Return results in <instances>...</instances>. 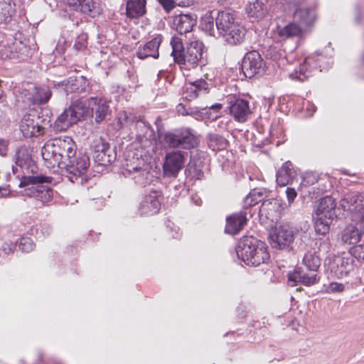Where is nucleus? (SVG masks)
Returning a JSON list of instances; mask_svg holds the SVG:
<instances>
[{"instance_id": "39", "label": "nucleus", "mask_w": 364, "mask_h": 364, "mask_svg": "<svg viewBox=\"0 0 364 364\" xmlns=\"http://www.w3.org/2000/svg\"><path fill=\"white\" fill-rule=\"evenodd\" d=\"M302 264L308 271H317L321 265V259L315 251H308L303 257Z\"/></svg>"}, {"instance_id": "4", "label": "nucleus", "mask_w": 364, "mask_h": 364, "mask_svg": "<svg viewBox=\"0 0 364 364\" xmlns=\"http://www.w3.org/2000/svg\"><path fill=\"white\" fill-rule=\"evenodd\" d=\"M50 182V178L42 175L23 176L21 179L19 187H27L23 190V195L34 198L43 204L50 202L53 198V191L45 186Z\"/></svg>"}, {"instance_id": "59", "label": "nucleus", "mask_w": 364, "mask_h": 364, "mask_svg": "<svg viewBox=\"0 0 364 364\" xmlns=\"http://www.w3.org/2000/svg\"><path fill=\"white\" fill-rule=\"evenodd\" d=\"M10 192L6 188H0V198H4L9 195Z\"/></svg>"}, {"instance_id": "17", "label": "nucleus", "mask_w": 364, "mask_h": 364, "mask_svg": "<svg viewBox=\"0 0 364 364\" xmlns=\"http://www.w3.org/2000/svg\"><path fill=\"white\" fill-rule=\"evenodd\" d=\"M87 82L83 76L70 77L60 82H53V87L62 88L66 95L73 92H85Z\"/></svg>"}, {"instance_id": "35", "label": "nucleus", "mask_w": 364, "mask_h": 364, "mask_svg": "<svg viewBox=\"0 0 364 364\" xmlns=\"http://www.w3.org/2000/svg\"><path fill=\"white\" fill-rule=\"evenodd\" d=\"M247 12L251 17L262 18L267 12V7L264 0H256L247 6Z\"/></svg>"}, {"instance_id": "53", "label": "nucleus", "mask_w": 364, "mask_h": 364, "mask_svg": "<svg viewBox=\"0 0 364 364\" xmlns=\"http://www.w3.org/2000/svg\"><path fill=\"white\" fill-rule=\"evenodd\" d=\"M188 168L190 171H193L194 176H196L197 178H200V177L203 176L202 171L200 168H198L196 165L193 166L192 161L189 163Z\"/></svg>"}, {"instance_id": "16", "label": "nucleus", "mask_w": 364, "mask_h": 364, "mask_svg": "<svg viewBox=\"0 0 364 364\" xmlns=\"http://www.w3.org/2000/svg\"><path fill=\"white\" fill-rule=\"evenodd\" d=\"M31 152L30 147L23 146L16 154V164L21 167L25 174L33 175L38 171V166L31 157Z\"/></svg>"}, {"instance_id": "28", "label": "nucleus", "mask_w": 364, "mask_h": 364, "mask_svg": "<svg viewBox=\"0 0 364 364\" xmlns=\"http://www.w3.org/2000/svg\"><path fill=\"white\" fill-rule=\"evenodd\" d=\"M297 173L290 161L285 162L277 173V182L281 186L291 183Z\"/></svg>"}, {"instance_id": "27", "label": "nucleus", "mask_w": 364, "mask_h": 364, "mask_svg": "<svg viewBox=\"0 0 364 364\" xmlns=\"http://www.w3.org/2000/svg\"><path fill=\"white\" fill-rule=\"evenodd\" d=\"M237 23H239L235 21L234 15L226 11L219 12L215 18V26L220 36L223 35V33H226L233 25Z\"/></svg>"}, {"instance_id": "38", "label": "nucleus", "mask_w": 364, "mask_h": 364, "mask_svg": "<svg viewBox=\"0 0 364 364\" xmlns=\"http://www.w3.org/2000/svg\"><path fill=\"white\" fill-rule=\"evenodd\" d=\"M15 11V4L11 0H0V23L10 21Z\"/></svg>"}, {"instance_id": "13", "label": "nucleus", "mask_w": 364, "mask_h": 364, "mask_svg": "<svg viewBox=\"0 0 364 364\" xmlns=\"http://www.w3.org/2000/svg\"><path fill=\"white\" fill-rule=\"evenodd\" d=\"M93 158L96 162L102 166H107L114 162L117 158L115 150L102 138L97 139L93 142Z\"/></svg>"}, {"instance_id": "56", "label": "nucleus", "mask_w": 364, "mask_h": 364, "mask_svg": "<svg viewBox=\"0 0 364 364\" xmlns=\"http://www.w3.org/2000/svg\"><path fill=\"white\" fill-rule=\"evenodd\" d=\"M223 107L222 104L220 103H215L210 107V109H213V111H215L216 112H218L219 110ZM218 117V113H216L215 118H217Z\"/></svg>"}, {"instance_id": "26", "label": "nucleus", "mask_w": 364, "mask_h": 364, "mask_svg": "<svg viewBox=\"0 0 364 364\" xmlns=\"http://www.w3.org/2000/svg\"><path fill=\"white\" fill-rule=\"evenodd\" d=\"M176 30L180 34H186L192 31L196 24V16L195 14H180L174 18Z\"/></svg>"}, {"instance_id": "50", "label": "nucleus", "mask_w": 364, "mask_h": 364, "mask_svg": "<svg viewBox=\"0 0 364 364\" xmlns=\"http://www.w3.org/2000/svg\"><path fill=\"white\" fill-rule=\"evenodd\" d=\"M318 181L317 176L311 173H306L303 176L301 185L303 186H309L314 185Z\"/></svg>"}, {"instance_id": "9", "label": "nucleus", "mask_w": 364, "mask_h": 364, "mask_svg": "<svg viewBox=\"0 0 364 364\" xmlns=\"http://www.w3.org/2000/svg\"><path fill=\"white\" fill-rule=\"evenodd\" d=\"M50 121L41 119L35 111L26 114L20 123V130L25 137H37L45 133Z\"/></svg>"}, {"instance_id": "46", "label": "nucleus", "mask_w": 364, "mask_h": 364, "mask_svg": "<svg viewBox=\"0 0 364 364\" xmlns=\"http://www.w3.org/2000/svg\"><path fill=\"white\" fill-rule=\"evenodd\" d=\"M136 119L135 116L127 112H120L118 115V122L121 127L127 126L130 122H134Z\"/></svg>"}, {"instance_id": "54", "label": "nucleus", "mask_w": 364, "mask_h": 364, "mask_svg": "<svg viewBox=\"0 0 364 364\" xmlns=\"http://www.w3.org/2000/svg\"><path fill=\"white\" fill-rule=\"evenodd\" d=\"M9 141L7 140L0 139V156H5L8 151Z\"/></svg>"}, {"instance_id": "44", "label": "nucleus", "mask_w": 364, "mask_h": 364, "mask_svg": "<svg viewBox=\"0 0 364 364\" xmlns=\"http://www.w3.org/2000/svg\"><path fill=\"white\" fill-rule=\"evenodd\" d=\"M268 55L276 62H279V65H284V62L287 61L286 53L284 50H277L275 47L268 50Z\"/></svg>"}, {"instance_id": "3", "label": "nucleus", "mask_w": 364, "mask_h": 364, "mask_svg": "<svg viewBox=\"0 0 364 364\" xmlns=\"http://www.w3.org/2000/svg\"><path fill=\"white\" fill-rule=\"evenodd\" d=\"M236 252L238 258L249 266L257 267L269 259V254L265 243L252 236L240 239Z\"/></svg>"}, {"instance_id": "41", "label": "nucleus", "mask_w": 364, "mask_h": 364, "mask_svg": "<svg viewBox=\"0 0 364 364\" xmlns=\"http://www.w3.org/2000/svg\"><path fill=\"white\" fill-rule=\"evenodd\" d=\"M170 44L172 47L171 55L174 61L180 65L185 54L182 41L178 38L173 37Z\"/></svg>"}, {"instance_id": "12", "label": "nucleus", "mask_w": 364, "mask_h": 364, "mask_svg": "<svg viewBox=\"0 0 364 364\" xmlns=\"http://www.w3.org/2000/svg\"><path fill=\"white\" fill-rule=\"evenodd\" d=\"M264 68V60L257 51L247 53L242 59L241 68L246 77L251 78L255 75L263 73Z\"/></svg>"}, {"instance_id": "31", "label": "nucleus", "mask_w": 364, "mask_h": 364, "mask_svg": "<svg viewBox=\"0 0 364 364\" xmlns=\"http://www.w3.org/2000/svg\"><path fill=\"white\" fill-rule=\"evenodd\" d=\"M146 2L145 0H128L127 2L126 11L130 18H138L146 13Z\"/></svg>"}, {"instance_id": "47", "label": "nucleus", "mask_w": 364, "mask_h": 364, "mask_svg": "<svg viewBox=\"0 0 364 364\" xmlns=\"http://www.w3.org/2000/svg\"><path fill=\"white\" fill-rule=\"evenodd\" d=\"M345 289V285L341 283L331 282L327 286H325V291L327 293H340Z\"/></svg>"}, {"instance_id": "55", "label": "nucleus", "mask_w": 364, "mask_h": 364, "mask_svg": "<svg viewBox=\"0 0 364 364\" xmlns=\"http://www.w3.org/2000/svg\"><path fill=\"white\" fill-rule=\"evenodd\" d=\"M175 4L179 6H188L193 4V0H174Z\"/></svg>"}, {"instance_id": "57", "label": "nucleus", "mask_w": 364, "mask_h": 364, "mask_svg": "<svg viewBox=\"0 0 364 364\" xmlns=\"http://www.w3.org/2000/svg\"><path fill=\"white\" fill-rule=\"evenodd\" d=\"M74 48L77 50H82V48L86 47L85 43H81L80 41H76L73 46Z\"/></svg>"}, {"instance_id": "14", "label": "nucleus", "mask_w": 364, "mask_h": 364, "mask_svg": "<svg viewBox=\"0 0 364 364\" xmlns=\"http://www.w3.org/2000/svg\"><path fill=\"white\" fill-rule=\"evenodd\" d=\"M203 44L201 41H195L189 43L186 52L183 56L180 65H184L188 69L196 68L198 65H205L203 58Z\"/></svg>"}, {"instance_id": "34", "label": "nucleus", "mask_w": 364, "mask_h": 364, "mask_svg": "<svg viewBox=\"0 0 364 364\" xmlns=\"http://www.w3.org/2000/svg\"><path fill=\"white\" fill-rule=\"evenodd\" d=\"M75 117L68 107L55 120L56 128L60 131L66 130L71 125L77 122V120L74 119Z\"/></svg>"}, {"instance_id": "11", "label": "nucleus", "mask_w": 364, "mask_h": 364, "mask_svg": "<svg viewBox=\"0 0 364 364\" xmlns=\"http://www.w3.org/2000/svg\"><path fill=\"white\" fill-rule=\"evenodd\" d=\"M353 269L351 256H336L328 259L327 272L332 278H342Z\"/></svg>"}, {"instance_id": "40", "label": "nucleus", "mask_w": 364, "mask_h": 364, "mask_svg": "<svg viewBox=\"0 0 364 364\" xmlns=\"http://www.w3.org/2000/svg\"><path fill=\"white\" fill-rule=\"evenodd\" d=\"M309 58H306L303 64L300 65L299 70H295L294 72L289 74V77L294 80L300 82H304L311 75V70L307 68L310 61Z\"/></svg>"}, {"instance_id": "22", "label": "nucleus", "mask_w": 364, "mask_h": 364, "mask_svg": "<svg viewBox=\"0 0 364 364\" xmlns=\"http://www.w3.org/2000/svg\"><path fill=\"white\" fill-rule=\"evenodd\" d=\"M89 107L95 115V120L97 123L105 119L109 112V107L107 101L102 98L91 97L89 100Z\"/></svg>"}, {"instance_id": "19", "label": "nucleus", "mask_w": 364, "mask_h": 364, "mask_svg": "<svg viewBox=\"0 0 364 364\" xmlns=\"http://www.w3.org/2000/svg\"><path fill=\"white\" fill-rule=\"evenodd\" d=\"M306 272L304 269L299 268L293 273L289 274V284L294 287L297 283H301L305 286H311L318 282L319 278L317 277V271H309Z\"/></svg>"}, {"instance_id": "48", "label": "nucleus", "mask_w": 364, "mask_h": 364, "mask_svg": "<svg viewBox=\"0 0 364 364\" xmlns=\"http://www.w3.org/2000/svg\"><path fill=\"white\" fill-rule=\"evenodd\" d=\"M18 247L22 252H28L33 249L34 244L30 238H22Z\"/></svg>"}, {"instance_id": "30", "label": "nucleus", "mask_w": 364, "mask_h": 364, "mask_svg": "<svg viewBox=\"0 0 364 364\" xmlns=\"http://www.w3.org/2000/svg\"><path fill=\"white\" fill-rule=\"evenodd\" d=\"M52 95L51 90L48 86H34L33 87L32 97L29 100L33 104H45L50 98Z\"/></svg>"}, {"instance_id": "25", "label": "nucleus", "mask_w": 364, "mask_h": 364, "mask_svg": "<svg viewBox=\"0 0 364 364\" xmlns=\"http://www.w3.org/2000/svg\"><path fill=\"white\" fill-rule=\"evenodd\" d=\"M246 35V29L244 26L237 23L233 25L232 27L228 30L226 33H223L221 36L224 41L231 46H236L241 44Z\"/></svg>"}, {"instance_id": "1", "label": "nucleus", "mask_w": 364, "mask_h": 364, "mask_svg": "<svg viewBox=\"0 0 364 364\" xmlns=\"http://www.w3.org/2000/svg\"><path fill=\"white\" fill-rule=\"evenodd\" d=\"M340 206L347 213V216L357 223L356 226L350 225L343 230L341 240L346 244H355L362 235V225L359 223L364 222V196L353 193L346 195L341 200Z\"/></svg>"}, {"instance_id": "10", "label": "nucleus", "mask_w": 364, "mask_h": 364, "mask_svg": "<svg viewBox=\"0 0 364 364\" xmlns=\"http://www.w3.org/2000/svg\"><path fill=\"white\" fill-rule=\"evenodd\" d=\"M123 174L126 177H132L136 183L141 186H146L149 183L148 164L141 158L127 159L124 164Z\"/></svg>"}, {"instance_id": "24", "label": "nucleus", "mask_w": 364, "mask_h": 364, "mask_svg": "<svg viewBox=\"0 0 364 364\" xmlns=\"http://www.w3.org/2000/svg\"><path fill=\"white\" fill-rule=\"evenodd\" d=\"M227 224L225 227V232L230 234H237L240 231L247 223V211H241L240 213H234L226 219Z\"/></svg>"}, {"instance_id": "49", "label": "nucleus", "mask_w": 364, "mask_h": 364, "mask_svg": "<svg viewBox=\"0 0 364 364\" xmlns=\"http://www.w3.org/2000/svg\"><path fill=\"white\" fill-rule=\"evenodd\" d=\"M358 259H364V245H356L350 249V255Z\"/></svg>"}, {"instance_id": "42", "label": "nucleus", "mask_w": 364, "mask_h": 364, "mask_svg": "<svg viewBox=\"0 0 364 364\" xmlns=\"http://www.w3.org/2000/svg\"><path fill=\"white\" fill-rule=\"evenodd\" d=\"M228 144V140L218 134L210 135L209 146L213 150H223L225 149Z\"/></svg>"}, {"instance_id": "5", "label": "nucleus", "mask_w": 364, "mask_h": 364, "mask_svg": "<svg viewBox=\"0 0 364 364\" xmlns=\"http://www.w3.org/2000/svg\"><path fill=\"white\" fill-rule=\"evenodd\" d=\"M336 203L331 196H326L321 199L317 208L315 210L314 228L317 233L326 234L336 218Z\"/></svg>"}, {"instance_id": "33", "label": "nucleus", "mask_w": 364, "mask_h": 364, "mask_svg": "<svg viewBox=\"0 0 364 364\" xmlns=\"http://www.w3.org/2000/svg\"><path fill=\"white\" fill-rule=\"evenodd\" d=\"M69 108L72 114L75 117L74 119L77 120V122L90 113L89 103L87 104L82 100L75 101L70 105Z\"/></svg>"}, {"instance_id": "29", "label": "nucleus", "mask_w": 364, "mask_h": 364, "mask_svg": "<svg viewBox=\"0 0 364 364\" xmlns=\"http://www.w3.org/2000/svg\"><path fill=\"white\" fill-rule=\"evenodd\" d=\"M293 20L294 23L302 28L303 30L314 21L315 11L308 8L298 9L294 14Z\"/></svg>"}, {"instance_id": "60", "label": "nucleus", "mask_w": 364, "mask_h": 364, "mask_svg": "<svg viewBox=\"0 0 364 364\" xmlns=\"http://www.w3.org/2000/svg\"><path fill=\"white\" fill-rule=\"evenodd\" d=\"M181 107L182 108H183V107L181 106V105L180 104V105H178V112H181V109H180V107Z\"/></svg>"}, {"instance_id": "43", "label": "nucleus", "mask_w": 364, "mask_h": 364, "mask_svg": "<svg viewBox=\"0 0 364 364\" xmlns=\"http://www.w3.org/2000/svg\"><path fill=\"white\" fill-rule=\"evenodd\" d=\"M215 24V21H214V18L210 14H205L201 18L200 27L201 28L208 33L210 36H214V26Z\"/></svg>"}, {"instance_id": "51", "label": "nucleus", "mask_w": 364, "mask_h": 364, "mask_svg": "<svg viewBox=\"0 0 364 364\" xmlns=\"http://www.w3.org/2000/svg\"><path fill=\"white\" fill-rule=\"evenodd\" d=\"M159 1L167 12L172 10L177 5L174 0H159Z\"/></svg>"}, {"instance_id": "7", "label": "nucleus", "mask_w": 364, "mask_h": 364, "mask_svg": "<svg viewBox=\"0 0 364 364\" xmlns=\"http://www.w3.org/2000/svg\"><path fill=\"white\" fill-rule=\"evenodd\" d=\"M163 142L169 148H182L190 149L197 144L195 135L189 129H175L161 136Z\"/></svg>"}, {"instance_id": "45", "label": "nucleus", "mask_w": 364, "mask_h": 364, "mask_svg": "<svg viewBox=\"0 0 364 364\" xmlns=\"http://www.w3.org/2000/svg\"><path fill=\"white\" fill-rule=\"evenodd\" d=\"M136 129L137 136L142 138H146L148 133L152 132L150 124L141 119L136 120Z\"/></svg>"}, {"instance_id": "52", "label": "nucleus", "mask_w": 364, "mask_h": 364, "mask_svg": "<svg viewBox=\"0 0 364 364\" xmlns=\"http://www.w3.org/2000/svg\"><path fill=\"white\" fill-rule=\"evenodd\" d=\"M286 195H287V200H288L289 203L290 204L294 202V199L297 196V193L294 188L288 187L286 189Z\"/></svg>"}, {"instance_id": "37", "label": "nucleus", "mask_w": 364, "mask_h": 364, "mask_svg": "<svg viewBox=\"0 0 364 364\" xmlns=\"http://www.w3.org/2000/svg\"><path fill=\"white\" fill-rule=\"evenodd\" d=\"M263 193L259 190H253L245 198V203L246 205L252 206L257 203L262 202V207L263 209L266 208L272 204V199L264 200L262 198Z\"/></svg>"}, {"instance_id": "21", "label": "nucleus", "mask_w": 364, "mask_h": 364, "mask_svg": "<svg viewBox=\"0 0 364 364\" xmlns=\"http://www.w3.org/2000/svg\"><path fill=\"white\" fill-rule=\"evenodd\" d=\"M230 113L237 122H246L251 114L249 102L243 99H236L230 103Z\"/></svg>"}, {"instance_id": "18", "label": "nucleus", "mask_w": 364, "mask_h": 364, "mask_svg": "<svg viewBox=\"0 0 364 364\" xmlns=\"http://www.w3.org/2000/svg\"><path fill=\"white\" fill-rule=\"evenodd\" d=\"M161 193L157 191H151L149 194L146 195L141 203L139 212L141 215H151L160 209L161 203L159 198Z\"/></svg>"}, {"instance_id": "6", "label": "nucleus", "mask_w": 364, "mask_h": 364, "mask_svg": "<svg viewBox=\"0 0 364 364\" xmlns=\"http://www.w3.org/2000/svg\"><path fill=\"white\" fill-rule=\"evenodd\" d=\"M61 165V170L73 183H82L84 176L90 166V157L85 154H80L70 159L67 158Z\"/></svg>"}, {"instance_id": "23", "label": "nucleus", "mask_w": 364, "mask_h": 364, "mask_svg": "<svg viewBox=\"0 0 364 364\" xmlns=\"http://www.w3.org/2000/svg\"><path fill=\"white\" fill-rule=\"evenodd\" d=\"M65 2L73 10L94 17L99 14V9L97 3L93 0H65Z\"/></svg>"}, {"instance_id": "15", "label": "nucleus", "mask_w": 364, "mask_h": 364, "mask_svg": "<svg viewBox=\"0 0 364 364\" xmlns=\"http://www.w3.org/2000/svg\"><path fill=\"white\" fill-rule=\"evenodd\" d=\"M185 156L181 151H172L166 154L163 165L166 176L176 177L183 167Z\"/></svg>"}, {"instance_id": "32", "label": "nucleus", "mask_w": 364, "mask_h": 364, "mask_svg": "<svg viewBox=\"0 0 364 364\" xmlns=\"http://www.w3.org/2000/svg\"><path fill=\"white\" fill-rule=\"evenodd\" d=\"M208 92L207 83L205 80L196 81L186 88L185 98L192 100L198 97L201 93Z\"/></svg>"}, {"instance_id": "2", "label": "nucleus", "mask_w": 364, "mask_h": 364, "mask_svg": "<svg viewBox=\"0 0 364 364\" xmlns=\"http://www.w3.org/2000/svg\"><path fill=\"white\" fill-rule=\"evenodd\" d=\"M77 146L70 136H63L48 140L41 149V155L48 168L56 167L61 168V165L76 155Z\"/></svg>"}, {"instance_id": "8", "label": "nucleus", "mask_w": 364, "mask_h": 364, "mask_svg": "<svg viewBox=\"0 0 364 364\" xmlns=\"http://www.w3.org/2000/svg\"><path fill=\"white\" fill-rule=\"evenodd\" d=\"M296 230L288 224L276 225L269 234V240L272 248L284 250L294 242Z\"/></svg>"}, {"instance_id": "58", "label": "nucleus", "mask_w": 364, "mask_h": 364, "mask_svg": "<svg viewBox=\"0 0 364 364\" xmlns=\"http://www.w3.org/2000/svg\"><path fill=\"white\" fill-rule=\"evenodd\" d=\"M306 109L311 110L309 116H311L316 112V107L314 105H311L310 102H308L306 105Z\"/></svg>"}, {"instance_id": "20", "label": "nucleus", "mask_w": 364, "mask_h": 364, "mask_svg": "<svg viewBox=\"0 0 364 364\" xmlns=\"http://www.w3.org/2000/svg\"><path fill=\"white\" fill-rule=\"evenodd\" d=\"M162 38L161 35H158L144 45L139 46L136 51L137 57L140 59H145L149 57L158 58L159 55V48L162 42Z\"/></svg>"}, {"instance_id": "36", "label": "nucleus", "mask_w": 364, "mask_h": 364, "mask_svg": "<svg viewBox=\"0 0 364 364\" xmlns=\"http://www.w3.org/2000/svg\"><path fill=\"white\" fill-rule=\"evenodd\" d=\"M302 33V28L296 25L295 23H291L284 27L277 28L278 36L282 39H287L297 37Z\"/></svg>"}]
</instances>
